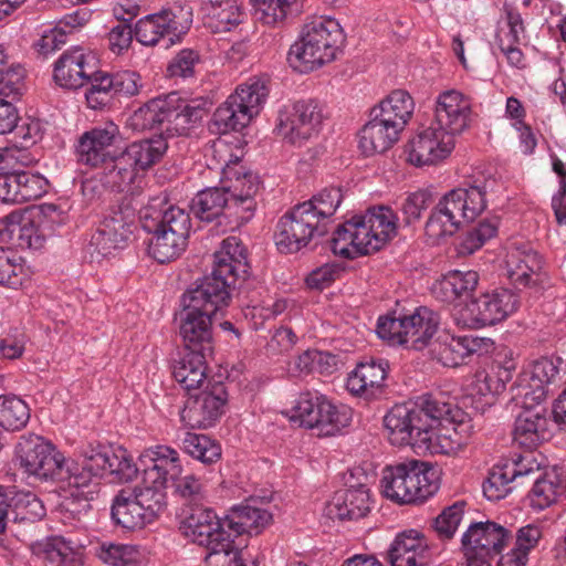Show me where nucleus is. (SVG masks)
Here are the masks:
<instances>
[{
    "instance_id": "nucleus-1",
    "label": "nucleus",
    "mask_w": 566,
    "mask_h": 566,
    "mask_svg": "<svg viewBox=\"0 0 566 566\" xmlns=\"http://www.w3.org/2000/svg\"><path fill=\"white\" fill-rule=\"evenodd\" d=\"M212 159L221 169V187L200 190L191 201V211L201 221L211 222L224 211L243 222L251 219L256 207L260 178L247 169L224 142L214 143Z\"/></svg>"
},
{
    "instance_id": "nucleus-2",
    "label": "nucleus",
    "mask_w": 566,
    "mask_h": 566,
    "mask_svg": "<svg viewBox=\"0 0 566 566\" xmlns=\"http://www.w3.org/2000/svg\"><path fill=\"white\" fill-rule=\"evenodd\" d=\"M249 274L247 250L238 238L229 237L213 254V268L209 275L196 281L181 296V304L217 316L232 300V290L241 287Z\"/></svg>"
},
{
    "instance_id": "nucleus-3",
    "label": "nucleus",
    "mask_w": 566,
    "mask_h": 566,
    "mask_svg": "<svg viewBox=\"0 0 566 566\" xmlns=\"http://www.w3.org/2000/svg\"><path fill=\"white\" fill-rule=\"evenodd\" d=\"M397 220L387 206L369 208L337 227L329 241L331 249L346 259L376 252L397 234Z\"/></svg>"
},
{
    "instance_id": "nucleus-4",
    "label": "nucleus",
    "mask_w": 566,
    "mask_h": 566,
    "mask_svg": "<svg viewBox=\"0 0 566 566\" xmlns=\"http://www.w3.org/2000/svg\"><path fill=\"white\" fill-rule=\"evenodd\" d=\"M451 412L450 401L441 394L423 395L413 403L395 405L384 417V426L395 446H411L423 449L432 422Z\"/></svg>"
},
{
    "instance_id": "nucleus-5",
    "label": "nucleus",
    "mask_w": 566,
    "mask_h": 566,
    "mask_svg": "<svg viewBox=\"0 0 566 566\" xmlns=\"http://www.w3.org/2000/svg\"><path fill=\"white\" fill-rule=\"evenodd\" d=\"M486 182L447 192L432 209L426 223V234L433 243L453 235L465 223L472 222L486 208Z\"/></svg>"
},
{
    "instance_id": "nucleus-6",
    "label": "nucleus",
    "mask_w": 566,
    "mask_h": 566,
    "mask_svg": "<svg viewBox=\"0 0 566 566\" xmlns=\"http://www.w3.org/2000/svg\"><path fill=\"white\" fill-rule=\"evenodd\" d=\"M143 479L140 485L130 489L151 522L166 507V488L169 479L181 473L178 452L167 446L146 449L139 455Z\"/></svg>"
},
{
    "instance_id": "nucleus-7",
    "label": "nucleus",
    "mask_w": 566,
    "mask_h": 566,
    "mask_svg": "<svg viewBox=\"0 0 566 566\" xmlns=\"http://www.w3.org/2000/svg\"><path fill=\"white\" fill-rule=\"evenodd\" d=\"M345 42L344 31L337 20L314 17L301 31L300 39L290 49V60L304 71H312L336 59Z\"/></svg>"
},
{
    "instance_id": "nucleus-8",
    "label": "nucleus",
    "mask_w": 566,
    "mask_h": 566,
    "mask_svg": "<svg viewBox=\"0 0 566 566\" xmlns=\"http://www.w3.org/2000/svg\"><path fill=\"white\" fill-rule=\"evenodd\" d=\"M179 530L191 542L208 549L205 566H226L233 555L240 554L233 545L232 533L228 531L226 518L220 520L211 509H191L180 521Z\"/></svg>"
},
{
    "instance_id": "nucleus-9",
    "label": "nucleus",
    "mask_w": 566,
    "mask_h": 566,
    "mask_svg": "<svg viewBox=\"0 0 566 566\" xmlns=\"http://www.w3.org/2000/svg\"><path fill=\"white\" fill-rule=\"evenodd\" d=\"M382 495L397 504L423 502L439 490L437 470L428 463L410 460L387 465L380 479Z\"/></svg>"
},
{
    "instance_id": "nucleus-10",
    "label": "nucleus",
    "mask_w": 566,
    "mask_h": 566,
    "mask_svg": "<svg viewBox=\"0 0 566 566\" xmlns=\"http://www.w3.org/2000/svg\"><path fill=\"white\" fill-rule=\"evenodd\" d=\"M14 464L34 482H56L63 476L64 454L48 439L24 433L14 446Z\"/></svg>"
},
{
    "instance_id": "nucleus-11",
    "label": "nucleus",
    "mask_w": 566,
    "mask_h": 566,
    "mask_svg": "<svg viewBox=\"0 0 566 566\" xmlns=\"http://www.w3.org/2000/svg\"><path fill=\"white\" fill-rule=\"evenodd\" d=\"M269 95L266 81L250 78L240 85L213 113L210 130L227 134L245 127L260 113Z\"/></svg>"
},
{
    "instance_id": "nucleus-12",
    "label": "nucleus",
    "mask_w": 566,
    "mask_h": 566,
    "mask_svg": "<svg viewBox=\"0 0 566 566\" xmlns=\"http://www.w3.org/2000/svg\"><path fill=\"white\" fill-rule=\"evenodd\" d=\"M439 324V314L421 306L408 315L379 317L376 332L391 345H405L419 350L429 344Z\"/></svg>"
},
{
    "instance_id": "nucleus-13",
    "label": "nucleus",
    "mask_w": 566,
    "mask_h": 566,
    "mask_svg": "<svg viewBox=\"0 0 566 566\" xmlns=\"http://www.w3.org/2000/svg\"><path fill=\"white\" fill-rule=\"evenodd\" d=\"M39 220L12 212L0 219V239L9 240L21 249L40 250L44 247L49 231V222H63L65 218L60 207L46 203L41 207Z\"/></svg>"
},
{
    "instance_id": "nucleus-14",
    "label": "nucleus",
    "mask_w": 566,
    "mask_h": 566,
    "mask_svg": "<svg viewBox=\"0 0 566 566\" xmlns=\"http://www.w3.org/2000/svg\"><path fill=\"white\" fill-rule=\"evenodd\" d=\"M191 23L192 8L188 4H176L138 20L135 36L144 45H155L167 39L166 46H169L189 30Z\"/></svg>"
},
{
    "instance_id": "nucleus-15",
    "label": "nucleus",
    "mask_w": 566,
    "mask_h": 566,
    "mask_svg": "<svg viewBox=\"0 0 566 566\" xmlns=\"http://www.w3.org/2000/svg\"><path fill=\"white\" fill-rule=\"evenodd\" d=\"M323 124V114L314 101H297L279 111L275 130L292 145L302 146L316 137Z\"/></svg>"
},
{
    "instance_id": "nucleus-16",
    "label": "nucleus",
    "mask_w": 566,
    "mask_h": 566,
    "mask_svg": "<svg viewBox=\"0 0 566 566\" xmlns=\"http://www.w3.org/2000/svg\"><path fill=\"white\" fill-rule=\"evenodd\" d=\"M311 208L295 206L279 221L275 232V244L281 252L294 253L306 247L316 235L327 232L325 223H319L316 217L308 212Z\"/></svg>"
},
{
    "instance_id": "nucleus-17",
    "label": "nucleus",
    "mask_w": 566,
    "mask_h": 566,
    "mask_svg": "<svg viewBox=\"0 0 566 566\" xmlns=\"http://www.w3.org/2000/svg\"><path fill=\"white\" fill-rule=\"evenodd\" d=\"M134 212L128 206L113 208L92 234L88 250L92 256H108L123 249L133 233Z\"/></svg>"
},
{
    "instance_id": "nucleus-18",
    "label": "nucleus",
    "mask_w": 566,
    "mask_h": 566,
    "mask_svg": "<svg viewBox=\"0 0 566 566\" xmlns=\"http://www.w3.org/2000/svg\"><path fill=\"white\" fill-rule=\"evenodd\" d=\"M228 401L226 385L209 382L199 394L190 395L180 412V418L190 428H209L224 411Z\"/></svg>"
},
{
    "instance_id": "nucleus-19",
    "label": "nucleus",
    "mask_w": 566,
    "mask_h": 566,
    "mask_svg": "<svg viewBox=\"0 0 566 566\" xmlns=\"http://www.w3.org/2000/svg\"><path fill=\"white\" fill-rule=\"evenodd\" d=\"M520 305L518 296L507 289L485 292L467 304L471 322L478 326L494 325L513 314Z\"/></svg>"
},
{
    "instance_id": "nucleus-20",
    "label": "nucleus",
    "mask_w": 566,
    "mask_h": 566,
    "mask_svg": "<svg viewBox=\"0 0 566 566\" xmlns=\"http://www.w3.org/2000/svg\"><path fill=\"white\" fill-rule=\"evenodd\" d=\"M510 538V531L494 522L470 524L461 543L465 558L493 559L499 556Z\"/></svg>"
},
{
    "instance_id": "nucleus-21",
    "label": "nucleus",
    "mask_w": 566,
    "mask_h": 566,
    "mask_svg": "<svg viewBox=\"0 0 566 566\" xmlns=\"http://www.w3.org/2000/svg\"><path fill=\"white\" fill-rule=\"evenodd\" d=\"M453 148L454 139L430 124L409 140L406 153L411 165L422 167L434 165L447 158Z\"/></svg>"
},
{
    "instance_id": "nucleus-22",
    "label": "nucleus",
    "mask_w": 566,
    "mask_h": 566,
    "mask_svg": "<svg viewBox=\"0 0 566 566\" xmlns=\"http://www.w3.org/2000/svg\"><path fill=\"white\" fill-rule=\"evenodd\" d=\"M96 72L94 55L83 48L75 46L65 51L55 62L53 77L61 87L77 90L86 85Z\"/></svg>"
},
{
    "instance_id": "nucleus-23",
    "label": "nucleus",
    "mask_w": 566,
    "mask_h": 566,
    "mask_svg": "<svg viewBox=\"0 0 566 566\" xmlns=\"http://www.w3.org/2000/svg\"><path fill=\"white\" fill-rule=\"evenodd\" d=\"M139 221L145 231L163 229L176 232L177 229H181V233L190 234L191 230L189 213L182 208L170 205L165 196L149 199L139 210Z\"/></svg>"
},
{
    "instance_id": "nucleus-24",
    "label": "nucleus",
    "mask_w": 566,
    "mask_h": 566,
    "mask_svg": "<svg viewBox=\"0 0 566 566\" xmlns=\"http://www.w3.org/2000/svg\"><path fill=\"white\" fill-rule=\"evenodd\" d=\"M118 137V127L113 123L85 132L78 138L76 146L77 161L90 167L106 164L113 155L118 153L115 149Z\"/></svg>"
},
{
    "instance_id": "nucleus-25",
    "label": "nucleus",
    "mask_w": 566,
    "mask_h": 566,
    "mask_svg": "<svg viewBox=\"0 0 566 566\" xmlns=\"http://www.w3.org/2000/svg\"><path fill=\"white\" fill-rule=\"evenodd\" d=\"M505 264L511 283L526 287L539 282L544 262L530 243L514 242L506 253Z\"/></svg>"
},
{
    "instance_id": "nucleus-26",
    "label": "nucleus",
    "mask_w": 566,
    "mask_h": 566,
    "mask_svg": "<svg viewBox=\"0 0 566 566\" xmlns=\"http://www.w3.org/2000/svg\"><path fill=\"white\" fill-rule=\"evenodd\" d=\"M470 113V102L462 93L454 90L446 91L437 98L434 117L430 124L454 139V136L468 126Z\"/></svg>"
},
{
    "instance_id": "nucleus-27",
    "label": "nucleus",
    "mask_w": 566,
    "mask_h": 566,
    "mask_svg": "<svg viewBox=\"0 0 566 566\" xmlns=\"http://www.w3.org/2000/svg\"><path fill=\"white\" fill-rule=\"evenodd\" d=\"M179 335L185 350L212 354L213 335L212 324L214 316L199 310L181 304Z\"/></svg>"
},
{
    "instance_id": "nucleus-28",
    "label": "nucleus",
    "mask_w": 566,
    "mask_h": 566,
    "mask_svg": "<svg viewBox=\"0 0 566 566\" xmlns=\"http://www.w3.org/2000/svg\"><path fill=\"white\" fill-rule=\"evenodd\" d=\"M489 345V338L443 334L431 344L430 352L437 361L446 367L454 368L462 365L471 355L488 349Z\"/></svg>"
},
{
    "instance_id": "nucleus-29",
    "label": "nucleus",
    "mask_w": 566,
    "mask_h": 566,
    "mask_svg": "<svg viewBox=\"0 0 566 566\" xmlns=\"http://www.w3.org/2000/svg\"><path fill=\"white\" fill-rule=\"evenodd\" d=\"M387 555L390 566H429L432 562L427 539L416 530L399 533Z\"/></svg>"
},
{
    "instance_id": "nucleus-30",
    "label": "nucleus",
    "mask_w": 566,
    "mask_h": 566,
    "mask_svg": "<svg viewBox=\"0 0 566 566\" xmlns=\"http://www.w3.org/2000/svg\"><path fill=\"white\" fill-rule=\"evenodd\" d=\"M96 452L88 459L87 469L108 474L112 481L127 483L133 481L142 467H137L126 449L95 448Z\"/></svg>"
},
{
    "instance_id": "nucleus-31",
    "label": "nucleus",
    "mask_w": 566,
    "mask_h": 566,
    "mask_svg": "<svg viewBox=\"0 0 566 566\" xmlns=\"http://www.w3.org/2000/svg\"><path fill=\"white\" fill-rule=\"evenodd\" d=\"M369 510V490L359 484L335 492L325 505L324 515L331 520H358L366 516Z\"/></svg>"
},
{
    "instance_id": "nucleus-32",
    "label": "nucleus",
    "mask_w": 566,
    "mask_h": 566,
    "mask_svg": "<svg viewBox=\"0 0 566 566\" xmlns=\"http://www.w3.org/2000/svg\"><path fill=\"white\" fill-rule=\"evenodd\" d=\"M523 411L516 417L513 439L526 449L536 448L549 436L546 409L542 406H521Z\"/></svg>"
},
{
    "instance_id": "nucleus-33",
    "label": "nucleus",
    "mask_w": 566,
    "mask_h": 566,
    "mask_svg": "<svg viewBox=\"0 0 566 566\" xmlns=\"http://www.w3.org/2000/svg\"><path fill=\"white\" fill-rule=\"evenodd\" d=\"M388 363L379 359L357 365L347 379V389L357 396L371 399L381 392L387 377Z\"/></svg>"
},
{
    "instance_id": "nucleus-34",
    "label": "nucleus",
    "mask_w": 566,
    "mask_h": 566,
    "mask_svg": "<svg viewBox=\"0 0 566 566\" xmlns=\"http://www.w3.org/2000/svg\"><path fill=\"white\" fill-rule=\"evenodd\" d=\"M400 132L370 112V119L359 133V148L366 156L388 150L399 138Z\"/></svg>"
},
{
    "instance_id": "nucleus-35",
    "label": "nucleus",
    "mask_w": 566,
    "mask_h": 566,
    "mask_svg": "<svg viewBox=\"0 0 566 566\" xmlns=\"http://www.w3.org/2000/svg\"><path fill=\"white\" fill-rule=\"evenodd\" d=\"M200 10L213 33L228 32L241 23L242 13L235 0H201Z\"/></svg>"
},
{
    "instance_id": "nucleus-36",
    "label": "nucleus",
    "mask_w": 566,
    "mask_h": 566,
    "mask_svg": "<svg viewBox=\"0 0 566 566\" xmlns=\"http://www.w3.org/2000/svg\"><path fill=\"white\" fill-rule=\"evenodd\" d=\"M210 355L185 350L184 355L175 363L172 376L188 392L199 389L207 379V357Z\"/></svg>"
},
{
    "instance_id": "nucleus-37",
    "label": "nucleus",
    "mask_w": 566,
    "mask_h": 566,
    "mask_svg": "<svg viewBox=\"0 0 566 566\" xmlns=\"http://www.w3.org/2000/svg\"><path fill=\"white\" fill-rule=\"evenodd\" d=\"M479 282L475 271L453 270L438 280L431 287L432 295L444 303H452L472 292Z\"/></svg>"
},
{
    "instance_id": "nucleus-38",
    "label": "nucleus",
    "mask_w": 566,
    "mask_h": 566,
    "mask_svg": "<svg viewBox=\"0 0 566 566\" xmlns=\"http://www.w3.org/2000/svg\"><path fill=\"white\" fill-rule=\"evenodd\" d=\"M370 112L401 132L413 113V101L407 92L397 90L391 92Z\"/></svg>"
},
{
    "instance_id": "nucleus-39",
    "label": "nucleus",
    "mask_w": 566,
    "mask_h": 566,
    "mask_svg": "<svg viewBox=\"0 0 566 566\" xmlns=\"http://www.w3.org/2000/svg\"><path fill=\"white\" fill-rule=\"evenodd\" d=\"M112 517L116 524L128 530L142 528L151 523L130 489H122L114 497Z\"/></svg>"
},
{
    "instance_id": "nucleus-40",
    "label": "nucleus",
    "mask_w": 566,
    "mask_h": 566,
    "mask_svg": "<svg viewBox=\"0 0 566 566\" xmlns=\"http://www.w3.org/2000/svg\"><path fill=\"white\" fill-rule=\"evenodd\" d=\"M176 97L174 95H166L153 98L144 106L134 112L132 116L133 125L140 130L156 129L164 124L172 126L171 112Z\"/></svg>"
},
{
    "instance_id": "nucleus-41",
    "label": "nucleus",
    "mask_w": 566,
    "mask_h": 566,
    "mask_svg": "<svg viewBox=\"0 0 566 566\" xmlns=\"http://www.w3.org/2000/svg\"><path fill=\"white\" fill-rule=\"evenodd\" d=\"M151 234L148 243L149 254L159 263L170 262L186 250L189 234L181 233V229L176 232L158 229L147 231Z\"/></svg>"
},
{
    "instance_id": "nucleus-42",
    "label": "nucleus",
    "mask_w": 566,
    "mask_h": 566,
    "mask_svg": "<svg viewBox=\"0 0 566 566\" xmlns=\"http://www.w3.org/2000/svg\"><path fill=\"white\" fill-rule=\"evenodd\" d=\"M272 520L270 512L252 505H242L232 510L226 517L228 531L232 533V538L243 533L259 534Z\"/></svg>"
},
{
    "instance_id": "nucleus-43",
    "label": "nucleus",
    "mask_w": 566,
    "mask_h": 566,
    "mask_svg": "<svg viewBox=\"0 0 566 566\" xmlns=\"http://www.w3.org/2000/svg\"><path fill=\"white\" fill-rule=\"evenodd\" d=\"M10 523H34L45 515L42 501L31 492H14L8 495Z\"/></svg>"
},
{
    "instance_id": "nucleus-44",
    "label": "nucleus",
    "mask_w": 566,
    "mask_h": 566,
    "mask_svg": "<svg viewBox=\"0 0 566 566\" xmlns=\"http://www.w3.org/2000/svg\"><path fill=\"white\" fill-rule=\"evenodd\" d=\"M168 148L163 135L156 138L143 139L130 144L122 151L132 166L137 169H146L156 164Z\"/></svg>"
},
{
    "instance_id": "nucleus-45",
    "label": "nucleus",
    "mask_w": 566,
    "mask_h": 566,
    "mask_svg": "<svg viewBox=\"0 0 566 566\" xmlns=\"http://www.w3.org/2000/svg\"><path fill=\"white\" fill-rule=\"evenodd\" d=\"M255 7V17L263 24L279 27L289 15L302 11L301 0H251Z\"/></svg>"
},
{
    "instance_id": "nucleus-46",
    "label": "nucleus",
    "mask_w": 566,
    "mask_h": 566,
    "mask_svg": "<svg viewBox=\"0 0 566 566\" xmlns=\"http://www.w3.org/2000/svg\"><path fill=\"white\" fill-rule=\"evenodd\" d=\"M547 388L548 385L541 378L534 377L532 371L525 370L520 374L516 382L511 387L512 399L518 406H541L547 396Z\"/></svg>"
},
{
    "instance_id": "nucleus-47",
    "label": "nucleus",
    "mask_w": 566,
    "mask_h": 566,
    "mask_svg": "<svg viewBox=\"0 0 566 566\" xmlns=\"http://www.w3.org/2000/svg\"><path fill=\"white\" fill-rule=\"evenodd\" d=\"M547 388L548 385L541 378L534 377L532 371L525 370L520 374L516 382L511 387L512 399L518 406H541L547 396Z\"/></svg>"
},
{
    "instance_id": "nucleus-48",
    "label": "nucleus",
    "mask_w": 566,
    "mask_h": 566,
    "mask_svg": "<svg viewBox=\"0 0 566 566\" xmlns=\"http://www.w3.org/2000/svg\"><path fill=\"white\" fill-rule=\"evenodd\" d=\"M44 558L54 566H83L84 554L80 545H74L62 536L50 537L44 545Z\"/></svg>"
},
{
    "instance_id": "nucleus-49",
    "label": "nucleus",
    "mask_w": 566,
    "mask_h": 566,
    "mask_svg": "<svg viewBox=\"0 0 566 566\" xmlns=\"http://www.w3.org/2000/svg\"><path fill=\"white\" fill-rule=\"evenodd\" d=\"M176 97L171 112L172 126H167L165 132L168 134H184L188 129V125L201 120L206 113L205 103L198 101L187 102L179 97L177 93H170Z\"/></svg>"
},
{
    "instance_id": "nucleus-50",
    "label": "nucleus",
    "mask_w": 566,
    "mask_h": 566,
    "mask_svg": "<svg viewBox=\"0 0 566 566\" xmlns=\"http://www.w3.org/2000/svg\"><path fill=\"white\" fill-rule=\"evenodd\" d=\"M15 203L27 202L41 198L46 192L48 181L39 174L20 170L19 166L12 169V180Z\"/></svg>"
},
{
    "instance_id": "nucleus-51",
    "label": "nucleus",
    "mask_w": 566,
    "mask_h": 566,
    "mask_svg": "<svg viewBox=\"0 0 566 566\" xmlns=\"http://www.w3.org/2000/svg\"><path fill=\"white\" fill-rule=\"evenodd\" d=\"M541 536L542 531L535 524L521 527L516 533L515 547L511 553L500 557L499 566H525L528 552L536 546Z\"/></svg>"
},
{
    "instance_id": "nucleus-52",
    "label": "nucleus",
    "mask_w": 566,
    "mask_h": 566,
    "mask_svg": "<svg viewBox=\"0 0 566 566\" xmlns=\"http://www.w3.org/2000/svg\"><path fill=\"white\" fill-rule=\"evenodd\" d=\"M102 176L107 189L122 192L135 179L137 170L132 166L125 155L120 151L106 161Z\"/></svg>"
},
{
    "instance_id": "nucleus-53",
    "label": "nucleus",
    "mask_w": 566,
    "mask_h": 566,
    "mask_svg": "<svg viewBox=\"0 0 566 566\" xmlns=\"http://www.w3.org/2000/svg\"><path fill=\"white\" fill-rule=\"evenodd\" d=\"M321 403H323L326 412H321L319 423L313 427L317 431V436L332 437L349 426L352 421L350 408L344 405L336 406L328 399H322Z\"/></svg>"
},
{
    "instance_id": "nucleus-54",
    "label": "nucleus",
    "mask_w": 566,
    "mask_h": 566,
    "mask_svg": "<svg viewBox=\"0 0 566 566\" xmlns=\"http://www.w3.org/2000/svg\"><path fill=\"white\" fill-rule=\"evenodd\" d=\"M24 69L9 62V56L0 45V101L18 99L22 93Z\"/></svg>"
},
{
    "instance_id": "nucleus-55",
    "label": "nucleus",
    "mask_w": 566,
    "mask_h": 566,
    "mask_svg": "<svg viewBox=\"0 0 566 566\" xmlns=\"http://www.w3.org/2000/svg\"><path fill=\"white\" fill-rule=\"evenodd\" d=\"M322 399L327 398L318 392H302L291 409V420L307 429H313L315 424L319 423L321 412H326L321 403Z\"/></svg>"
},
{
    "instance_id": "nucleus-56",
    "label": "nucleus",
    "mask_w": 566,
    "mask_h": 566,
    "mask_svg": "<svg viewBox=\"0 0 566 566\" xmlns=\"http://www.w3.org/2000/svg\"><path fill=\"white\" fill-rule=\"evenodd\" d=\"M533 482L528 497L531 505L537 510H544L554 504L564 490L560 480L554 473L544 475L539 473Z\"/></svg>"
},
{
    "instance_id": "nucleus-57",
    "label": "nucleus",
    "mask_w": 566,
    "mask_h": 566,
    "mask_svg": "<svg viewBox=\"0 0 566 566\" xmlns=\"http://www.w3.org/2000/svg\"><path fill=\"white\" fill-rule=\"evenodd\" d=\"M96 556L109 566H139L142 553L137 546L103 542L96 548Z\"/></svg>"
},
{
    "instance_id": "nucleus-58",
    "label": "nucleus",
    "mask_w": 566,
    "mask_h": 566,
    "mask_svg": "<svg viewBox=\"0 0 566 566\" xmlns=\"http://www.w3.org/2000/svg\"><path fill=\"white\" fill-rule=\"evenodd\" d=\"M30 419L28 405L19 397L0 395V428L21 430Z\"/></svg>"
},
{
    "instance_id": "nucleus-59",
    "label": "nucleus",
    "mask_w": 566,
    "mask_h": 566,
    "mask_svg": "<svg viewBox=\"0 0 566 566\" xmlns=\"http://www.w3.org/2000/svg\"><path fill=\"white\" fill-rule=\"evenodd\" d=\"M29 277L24 262L11 249L0 248V285L17 289Z\"/></svg>"
},
{
    "instance_id": "nucleus-60",
    "label": "nucleus",
    "mask_w": 566,
    "mask_h": 566,
    "mask_svg": "<svg viewBox=\"0 0 566 566\" xmlns=\"http://www.w3.org/2000/svg\"><path fill=\"white\" fill-rule=\"evenodd\" d=\"M182 449L193 459L211 464L221 457V447L206 434L187 432L182 439Z\"/></svg>"
},
{
    "instance_id": "nucleus-61",
    "label": "nucleus",
    "mask_w": 566,
    "mask_h": 566,
    "mask_svg": "<svg viewBox=\"0 0 566 566\" xmlns=\"http://www.w3.org/2000/svg\"><path fill=\"white\" fill-rule=\"evenodd\" d=\"M444 421L432 422L428 432L429 441H426L424 448L431 452H440L443 454L457 453L463 449L461 441L449 423Z\"/></svg>"
},
{
    "instance_id": "nucleus-62",
    "label": "nucleus",
    "mask_w": 566,
    "mask_h": 566,
    "mask_svg": "<svg viewBox=\"0 0 566 566\" xmlns=\"http://www.w3.org/2000/svg\"><path fill=\"white\" fill-rule=\"evenodd\" d=\"M342 200V189L339 187H329L301 205L310 207L308 212L314 214L319 223L326 224V221L335 213Z\"/></svg>"
},
{
    "instance_id": "nucleus-63",
    "label": "nucleus",
    "mask_w": 566,
    "mask_h": 566,
    "mask_svg": "<svg viewBox=\"0 0 566 566\" xmlns=\"http://www.w3.org/2000/svg\"><path fill=\"white\" fill-rule=\"evenodd\" d=\"M505 24L496 32L495 43L499 48H510L520 44L521 35L525 32V25L521 13L510 4L503 6Z\"/></svg>"
},
{
    "instance_id": "nucleus-64",
    "label": "nucleus",
    "mask_w": 566,
    "mask_h": 566,
    "mask_svg": "<svg viewBox=\"0 0 566 566\" xmlns=\"http://www.w3.org/2000/svg\"><path fill=\"white\" fill-rule=\"evenodd\" d=\"M87 84L90 87L85 92V99L91 109L103 111L112 105L115 94L104 72L97 71Z\"/></svg>"
}]
</instances>
